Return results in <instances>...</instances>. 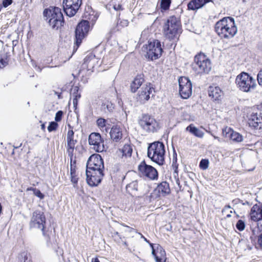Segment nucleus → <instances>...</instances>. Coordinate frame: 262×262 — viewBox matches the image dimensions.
<instances>
[{
  "instance_id": "f257e3e1",
  "label": "nucleus",
  "mask_w": 262,
  "mask_h": 262,
  "mask_svg": "<svg viewBox=\"0 0 262 262\" xmlns=\"http://www.w3.org/2000/svg\"><path fill=\"white\" fill-rule=\"evenodd\" d=\"M215 31L222 38L229 39L236 34L237 29L234 20L231 17H224L216 23Z\"/></svg>"
},
{
  "instance_id": "f03ea898",
  "label": "nucleus",
  "mask_w": 262,
  "mask_h": 262,
  "mask_svg": "<svg viewBox=\"0 0 262 262\" xmlns=\"http://www.w3.org/2000/svg\"><path fill=\"white\" fill-rule=\"evenodd\" d=\"M182 32L181 24L179 18L174 16H170L163 26L165 36L169 40L178 38Z\"/></svg>"
},
{
  "instance_id": "7ed1b4c3",
  "label": "nucleus",
  "mask_w": 262,
  "mask_h": 262,
  "mask_svg": "<svg viewBox=\"0 0 262 262\" xmlns=\"http://www.w3.org/2000/svg\"><path fill=\"white\" fill-rule=\"evenodd\" d=\"M43 16L48 20L49 25L54 29H58L64 24L63 14L59 8L50 7L45 9Z\"/></svg>"
},
{
  "instance_id": "20e7f679",
  "label": "nucleus",
  "mask_w": 262,
  "mask_h": 262,
  "mask_svg": "<svg viewBox=\"0 0 262 262\" xmlns=\"http://www.w3.org/2000/svg\"><path fill=\"white\" fill-rule=\"evenodd\" d=\"M165 149L164 144L157 141L150 144L147 149V156L151 160L159 165L164 162Z\"/></svg>"
},
{
  "instance_id": "39448f33",
  "label": "nucleus",
  "mask_w": 262,
  "mask_h": 262,
  "mask_svg": "<svg viewBox=\"0 0 262 262\" xmlns=\"http://www.w3.org/2000/svg\"><path fill=\"white\" fill-rule=\"evenodd\" d=\"M235 82L237 88L245 93L253 92L257 86L255 79L246 72H242L238 74Z\"/></svg>"
},
{
  "instance_id": "423d86ee",
  "label": "nucleus",
  "mask_w": 262,
  "mask_h": 262,
  "mask_svg": "<svg viewBox=\"0 0 262 262\" xmlns=\"http://www.w3.org/2000/svg\"><path fill=\"white\" fill-rule=\"evenodd\" d=\"M192 66L193 70L198 74L208 73L211 69L210 59L203 53L195 56Z\"/></svg>"
},
{
  "instance_id": "0eeeda50",
  "label": "nucleus",
  "mask_w": 262,
  "mask_h": 262,
  "mask_svg": "<svg viewBox=\"0 0 262 262\" xmlns=\"http://www.w3.org/2000/svg\"><path fill=\"white\" fill-rule=\"evenodd\" d=\"M140 127L146 133H154L159 128V124L155 118L148 114H142L138 117Z\"/></svg>"
},
{
  "instance_id": "6e6552de",
  "label": "nucleus",
  "mask_w": 262,
  "mask_h": 262,
  "mask_svg": "<svg viewBox=\"0 0 262 262\" xmlns=\"http://www.w3.org/2000/svg\"><path fill=\"white\" fill-rule=\"evenodd\" d=\"M143 51L145 52V56L151 60H155L159 58L162 55V49L160 42L155 40L150 42L148 45L143 47Z\"/></svg>"
},
{
  "instance_id": "1a4fd4ad",
  "label": "nucleus",
  "mask_w": 262,
  "mask_h": 262,
  "mask_svg": "<svg viewBox=\"0 0 262 262\" xmlns=\"http://www.w3.org/2000/svg\"><path fill=\"white\" fill-rule=\"evenodd\" d=\"M46 221V217L43 212L40 210H36L32 214L30 222V227L41 230L44 235Z\"/></svg>"
},
{
  "instance_id": "9d476101",
  "label": "nucleus",
  "mask_w": 262,
  "mask_h": 262,
  "mask_svg": "<svg viewBox=\"0 0 262 262\" xmlns=\"http://www.w3.org/2000/svg\"><path fill=\"white\" fill-rule=\"evenodd\" d=\"M90 30L89 21L83 20L77 25L75 30L76 45L78 48L81 44L82 40L87 35Z\"/></svg>"
},
{
  "instance_id": "9b49d317",
  "label": "nucleus",
  "mask_w": 262,
  "mask_h": 262,
  "mask_svg": "<svg viewBox=\"0 0 262 262\" xmlns=\"http://www.w3.org/2000/svg\"><path fill=\"white\" fill-rule=\"evenodd\" d=\"M179 93L183 99L188 98L192 94V84L190 80L186 77L179 79Z\"/></svg>"
},
{
  "instance_id": "f8f14e48",
  "label": "nucleus",
  "mask_w": 262,
  "mask_h": 262,
  "mask_svg": "<svg viewBox=\"0 0 262 262\" xmlns=\"http://www.w3.org/2000/svg\"><path fill=\"white\" fill-rule=\"evenodd\" d=\"M138 170L141 176L150 180H154L158 179L157 170L154 167L146 164L145 161H142L139 165Z\"/></svg>"
},
{
  "instance_id": "ddd939ff",
  "label": "nucleus",
  "mask_w": 262,
  "mask_h": 262,
  "mask_svg": "<svg viewBox=\"0 0 262 262\" xmlns=\"http://www.w3.org/2000/svg\"><path fill=\"white\" fill-rule=\"evenodd\" d=\"M147 186L142 182L134 181L126 185V188L127 192L132 195H136L139 191L140 195H144L147 193Z\"/></svg>"
},
{
  "instance_id": "4468645a",
  "label": "nucleus",
  "mask_w": 262,
  "mask_h": 262,
  "mask_svg": "<svg viewBox=\"0 0 262 262\" xmlns=\"http://www.w3.org/2000/svg\"><path fill=\"white\" fill-rule=\"evenodd\" d=\"M82 4V0H63L64 11L69 17L73 16Z\"/></svg>"
},
{
  "instance_id": "2eb2a0df",
  "label": "nucleus",
  "mask_w": 262,
  "mask_h": 262,
  "mask_svg": "<svg viewBox=\"0 0 262 262\" xmlns=\"http://www.w3.org/2000/svg\"><path fill=\"white\" fill-rule=\"evenodd\" d=\"M89 143L96 152H102L104 150L103 141L99 133H91L89 137Z\"/></svg>"
},
{
  "instance_id": "dca6fc26",
  "label": "nucleus",
  "mask_w": 262,
  "mask_h": 262,
  "mask_svg": "<svg viewBox=\"0 0 262 262\" xmlns=\"http://www.w3.org/2000/svg\"><path fill=\"white\" fill-rule=\"evenodd\" d=\"M86 168L93 169H104L103 161L100 155L94 154L90 157L87 163Z\"/></svg>"
},
{
  "instance_id": "f3484780",
  "label": "nucleus",
  "mask_w": 262,
  "mask_h": 262,
  "mask_svg": "<svg viewBox=\"0 0 262 262\" xmlns=\"http://www.w3.org/2000/svg\"><path fill=\"white\" fill-rule=\"evenodd\" d=\"M248 123L249 126L255 129L262 128V116L261 114L255 112H251L247 115Z\"/></svg>"
},
{
  "instance_id": "a211bd4d",
  "label": "nucleus",
  "mask_w": 262,
  "mask_h": 262,
  "mask_svg": "<svg viewBox=\"0 0 262 262\" xmlns=\"http://www.w3.org/2000/svg\"><path fill=\"white\" fill-rule=\"evenodd\" d=\"M152 249L151 254L154 256L156 262H166V256L164 249L160 245H154L150 243Z\"/></svg>"
},
{
  "instance_id": "6ab92c4d",
  "label": "nucleus",
  "mask_w": 262,
  "mask_h": 262,
  "mask_svg": "<svg viewBox=\"0 0 262 262\" xmlns=\"http://www.w3.org/2000/svg\"><path fill=\"white\" fill-rule=\"evenodd\" d=\"M152 88L150 83H146L143 84L140 90L139 91L138 95L137 97V100L141 103L144 104L150 98V95L152 92Z\"/></svg>"
},
{
  "instance_id": "aec40b11",
  "label": "nucleus",
  "mask_w": 262,
  "mask_h": 262,
  "mask_svg": "<svg viewBox=\"0 0 262 262\" xmlns=\"http://www.w3.org/2000/svg\"><path fill=\"white\" fill-rule=\"evenodd\" d=\"M69 129L67 133V152L70 157H73L74 150L77 140L74 139V132L72 127L70 125Z\"/></svg>"
},
{
  "instance_id": "412c9836",
  "label": "nucleus",
  "mask_w": 262,
  "mask_h": 262,
  "mask_svg": "<svg viewBox=\"0 0 262 262\" xmlns=\"http://www.w3.org/2000/svg\"><path fill=\"white\" fill-rule=\"evenodd\" d=\"M250 216L251 220L254 222L262 220V204L253 206L250 210Z\"/></svg>"
},
{
  "instance_id": "4be33fe9",
  "label": "nucleus",
  "mask_w": 262,
  "mask_h": 262,
  "mask_svg": "<svg viewBox=\"0 0 262 262\" xmlns=\"http://www.w3.org/2000/svg\"><path fill=\"white\" fill-rule=\"evenodd\" d=\"M208 95L213 101L219 102L221 100L224 93L220 87L210 86L208 89Z\"/></svg>"
},
{
  "instance_id": "5701e85b",
  "label": "nucleus",
  "mask_w": 262,
  "mask_h": 262,
  "mask_svg": "<svg viewBox=\"0 0 262 262\" xmlns=\"http://www.w3.org/2000/svg\"><path fill=\"white\" fill-rule=\"evenodd\" d=\"M211 1V0H191L188 4V9L192 10H198Z\"/></svg>"
},
{
  "instance_id": "b1692460",
  "label": "nucleus",
  "mask_w": 262,
  "mask_h": 262,
  "mask_svg": "<svg viewBox=\"0 0 262 262\" xmlns=\"http://www.w3.org/2000/svg\"><path fill=\"white\" fill-rule=\"evenodd\" d=\"M111 139L115 142H118L122 138V131L120 127L113 126L110 133Z\"/></svg>"
},
{
  "instance_id": "393cba45",
  "label": "nucleus",
  "mask_w": 262,
  "mask_h": 262,
  "mask_svg": "<svg viewBox=\"0 0 262 262\" xmlns=\"http://www.w3.org/2000/svg\"><path fill=\"white\" fill-rule=\"evenodd\" d=\"M144 81L142 75H137L130 84V90L135 93L142 85Z\"/></svg>"
},
{
  "instance_id": "a878e982",
  "label": "nucleus",
  "mask_w": 262,
  "mask_h": 262,
  "mask_svg": "<svg viewBox=\"0 0 262 262\" xmlns=\"http://www.w3.org/2000/svg\"><path fill=\"white\" fill-rule=\"evenodd\" d=\"M104 174H99L86 177L88 184L91 186H97L101 181Z\"/></svg>"
},
{
  "instance_id": "bb28decb",
  "label": "nucleus",
  "mask_w": 262,
  "mask_h": 262,
  "mask_svg": "<svg viewBox=\"0 0 262 262\" xmlns=\"http://www.w3.org/2000/svg\"><path fill=\"white\" fill-rule=\"evenodd\" d=\"M186 130L188 132H189L194 136L199 138H203L204 135V133L202 131L200 130L199 128L195 127L192 124H191L189 126H188L186 127Z\"/></svg>"
},
{
  "instance_id": "cd10ccee",
  "label": "nucleus",
  "mask_w": 262,
  "mask_h": 262,
  "mask_svg": "<svg viewBox=\"0 0 262 262\" xmlns=\"http://www.w3.org/2000/svg\"><path fill=\"white\" fill-rule=\"evenodd\" d=\"M157 188L159 192L162 195L169 194L170 192L169 184L165 181L161 183Z\"/></svg>"
},
{
  "instance_id": "c85d7f7f",
  "label": "nucleus",
  "mask_w": 262,
  "mask_h": 262,
  "mask_svg": "<svg viewBox=\"0 0 262 262\" xmlns=\"http://www.w3.org/2000/svg\"><path fill=\"white\" fill-rule=\"evenodd\" d=\"M120 151L122 154L123 156L125 157H130L132 156L133 149L132 147L130 145L125 144Z\"/></svg>"
},
{
  "instance_id": "c756f323",
  "label": "nucleus",
  "mask_w": 262,
  "mask_h": 262,
  "mask_svg": "<svg viewBox=\"0 0 262 262\" xmlns=\"http://www.w3.org/2000/svg\"><path fill=\"white\" fill-rule=\"evenodd\" d=\"M99 174H103V169H89L86 168V177H90L92 176H95V175H99Z\"/></svg>"
},
{
  "instance_id": "7c9ffc66",
  "label": "nucleus",
  "mask_w": 262,
  "mask_h": 262,
  "mask_svg": "<svg viewBox=\"0 0 262 262\" xmlns=\"http://www.w3.org/2000/svg\"><path fill=\"white\" fill-rule=\"evenodd\" d=\"M233 141L236 142H241L243 140V136L237 132L233 131V133L230 134V138Z\"/></svg>"
},
{
  "instance_id": "2f4dec72",
  "label": "nucleus",
  "mask_w": 262,
  "mask_h": 262,
  "mask_svg": "<svg viewBox=\"0 0 262 262\" xmlns=\"http://www.w3.org/2000/svg\"><path fill=\"white\" fill-rule=\"evenodd\" d=\"M19 262H31L30 258L26 252H23L18 255Z\"/></svg>"
},
{
  "instance_id": "473e14b6",
  "label": "nucleus",
  "mask_w": 262,
  "mask_h": 262,
  "mask_svg": "<svg viewBox=\"0 0 262 262\" xmlns=\"http://www.w3.org/2000/svg\"><path fill=\"white\" fill-rule=\"evenodd\" d=\"M106 122V120L105 119L102 118H100L98 119L97 120V124L101 130H103L104 129H105L106 130V132H107V130L105 127Z\"/></svg>"
},
{
  "instance_id": "72a5a7b5",
  "label": "nucleus",
  "mask_w": 262,
  "mask_h": 262,
  "mask_svg": "<svg viewBox=\"0 0 262 262\" xmlns=\"http://www.w3.org/2000/svg\"><path fill=\"white\" fill-rule=\"evenodd\" d=\"M102 107L103 109H107V110L110 112L113 111L114 108V104L111 102L107 100L103 102Z\"/></svg>"
},
{
  "instance_id": "f704fd0d",
  "label": "nucleus",
  "mask_w": 262,
  "mask_h": 262,
  "mask_svg": "<svg viewBox=\"0 0 262 262\" xmlns=\"http://www.w3.org/2000/svg\"><path fill=\"white\" fill-rule=\"evenodd\" d=\"M233 131L230 127H226L223 129V136L225 138H230V134L231 135Z\"/></svg>"
},
{
  "instance_id": "c9c22d12",
  "label": "nucleus",
  "mask_w": 262,
  "mask_h": 262,
  "mask_svg": "<svg viewBox=\"0 0 262 262\" xmlns=\"http://www.w3.org/2000/svg\"><path fill=\"white\" fill-rule=\"evenodd\" d=\"M171 4V0H162L161 8L162 10H167L169 9Z\"/></svg>"
},
{
  "instance_id": "e433bc0d",
  "label": "nucleus",
  "mask_w": 262,
  "mask_h": 262,
  "mask_svg": "<svg viewBox=\"0 0 262 262\" xmlns=\"http://www.w3.org/2000/svg\"><path fill=\"white\" fill-rule=\"evenodd\" d=\"M209 161L207 159H202L200 163V167L203 170L206 169L208 167Z\"/></svg>"
},
{
  "instance_id": "4c0bfd02",
  "label": "nucleus",
  "mask_w": 262,
  "mask_h": 262,
  "mask_svg": "<svg viewBox=\"0 0 262 262\" xmlns=\"http://www.w3.org/2000/svg\"><path fill=\"white\" fill-rule=\"evenodd\" d=\"M236 227L239 231L244 230L245 228V222L241 220H238L236 223Z\"/></svg>"
},
{
  "instance_id": "58836bf2",
  "label": "nucleus",
  "mask_w": 262,
  "mask_h": 262,
  "mask_svg": "<svg viewBox=\"0 0 262 262\" xmlns=\"http://www.w3.org/2000/svg\"><path fill=\"white\" fill-rule=\"evenodd\" d=\"M58 127V124L56 122H51L48 127V130L49 132L55 130Z\"/></svg>"
},
{
  "instance_id": "ea45409f",
  "label": "nucleus",
  "mask_w": 262,
  "mask_h": 262,
  "mask_svg": "<svg viewBox=\"0 0 262 262\" xmlns=\"http://www.w3.org/2000/svg\"><path fill=\"white\" fill-rule=\"evenodd\" d=\"M70 158V173L71 176L76 174V165L72 164L73 162V157Z\"/></svg>"
},
{
  "instance_id": "a19ab883",
  "label": "nucleus",
  "mask_w": 262,
  "mask_h": 262,
  "mask_svg": "<svg viewBox=\"0 0 262 262\" xmlns=\"http://www.w3.org/2000/svg\"><path fill=\"white\" fill-rule=\"evenodd\" d=\"M34 194L40 198V199H42L44 198L45 195L41 192V191L37 189H34Z\"/></svg>"
},
{
  "instance_id": "79ce46f5",
  "label": "nucleus",
  "mask_w": 262,
  "mask_h": 262,
  "mask_svg": "<svg viewBox=\"0 0 262 262\" xmlns=\"http://www.w3.org/2000/svg\"><path fill=\"white\" fill-rule=\"evenodd\" d=\"M63 112L61 111H59L56 113L55 120L56 121L58 122L61 120Z\"/></svg>"
},
{
  "instance_id": "37998d69",
  "label": "nucleus",
  "mask_w": 262,
  "mask_h": 262,
  "mask_svg": "<svg viewBox=\"0 0 262 262\" xmlns=\"http://www.w3.org/2000/svg\"><path fill=\"white\" fill-rule=\"evenodd\" d=\"M12 0H3L2 5L4 8H6L12 4Z\"/></svg>"
},
{
  "instance_id": "c03bdc74",
  "label": "nucleus",
  "mask_w": 262,
  "mask_h": 262,
  "mask_svg": "<svg viewBox=\"0 0 262 262\" xmlns=\"http://www.w3.org/2000/svg\"><path fill=\"white\" fill-rule=\"evenodd\" d=\"M257 79L259 84L262 85V70L260 71L258 73Z\"/></svg>"
},
{
  "instance_id": "a18cd8bd",
  "label": "nucleus",
  "mask_w": 262,
  "mask_h": 262,
  "mask_svg": "<svg viewBox=\"0 0 262 262\" xmlns=\"http://www.w3.org/2000/svg\"><path fill=\"white\" fill-rule=\"evenodd\" d=\"M79 88L78 86H74L71 90V93L72 95H75L78 94Z\"/></svg>"
},
{
  "instance_id": "49530a36",
  "label": "nucleus",
  "mask_w": 262,
  "mask_h": 262,
  "mask_svg": "<svg viewBox=\"0 0 262 262\" xmlns=\"http://www.w3.org/2000/svg\"><path fill=\"white\" fill-rule=\"evenodd\" d=\"M71 180L72 182L74 184H76L78 182V178H77L76 174L71 176Z\"/></svg>"
},
{
  "instance_id": "de8ad7c7",
  "label": "nucleus",
  "mask_w": 262,
  "mask_h": 262,
  "mask_svg": "<svg viewBox=\"0 0 262 262\" xmlns=\"http://www.w3.org/2000/svg\"><path fill=\"white\" fill-rule=\"evenodd\" d=\"M7 64V62L2 58H0V68H3Z\"/></svg>"
},
{
  "instance_id": "09e8293b",
  "label": "nucleus",
  "mask_w": 262,
  "mask_h": 262,
  "mask_svg": "<svg viewBox=\"0 0 262 262\" xmlns=\"http://www.w3.org/2000/svg\"><path fill=\"white\" fill-rule=\"evenodd\" d=\"M231 207L230 205H226L222 209V212L224 214L227 212L228 209H231Z\"/></svg>"
},
{
  "instance_id": "8fccbe9b",
  "label": "nucleus",
  "mask_w": 262,
  "mask_h": 262,
  "mask_svg": "<svg viewBox=\"0 0 262 262\" xmlns=\"http://www.w3.org/2000/svg\"><path fill=\"white\" fill-rule=\"evenodd\" d=\"M125 227H126V229L125 230V232H135L136 233L137 232L134 229H133L132 228H130L128 226H125Z\"/></svg>"
},
{
  "instance_id": "3c124183",
  "label": "nucleus",
  "mask_w": 262,
  "mask_h": 262,
  "mask_svg": "<svg viewBox=\"0 0 262 262\" xmlns=\"http://www.w3.org/2000/svg\"><path fill=\"white\" fill-rule=\"evenodd\" d=\"M258 243L261 248H262V233L258 237Z\"/></svg>"
},
{
  "instance_id": "603ef678",
  "label": "nucleus",
  "mask_w": 262,
  "mask_h": 262,
  "mask_svg": "<svg viewBox=\"0 0 262 262\" xmlns=\"http://www.w3.org/2000/svg\"><path fill=\"white\" fill-rule=\"evenodd\" d=\"M120 24L122 26L125 27V26H127L128 25V21L127 20H122L120 21Z\"/></svg>"
},
{
  "instance_id": "864d4df0",
  "label": "nucleus",
  "mask_w": 262,
  "mask_h": 262,
  "mask_svg": "<svg viewBox=\"0 0 262 262\" xmlns=\"http://www.w3.org/2000/svg\"><path fill=\"white\" fill-rule=\"evenodd\" d=\"M113 8L115 10L117 11L120 10L122 9L121 5H120V4L114 5Z\"/></svg>"
},
{
  "instance_id": "5fc2aeb1",
  "label": "nucleus",
  "mask_w": 262,
  "mask_h": 262,
  "mask_svg": "<svg viewBox=\"0 0 262 262\" xmlns=\"http://www.w3.org/2000/svg\"><path fill=\"white\" fill-rule=\"evenodd\" d=\"M113 237L115 238V241H117V237H119L120 239L121 238L119 237V233L118 232H116L114 233V235H113Z\"/></svg>"
},
{
  "instance_id": "6e6d98bb",
  "label": "nucleus",
  "mask_w": 262,
  "mask_h": 262,
  "mask_svg": "<svg viewBox=\"0 0 262 262\" xmlns=\"http://www.w3.org/2000/svg\"><path fill=\"white\" fill-rule=\"evenodd\" d=\"M78 100H77V98H73V103L74 106H76L77 104Z\"/></svg>"
},
{
  "instance_id": "4d7b16f0",
  "label": "nucleus",
  "mask_w": 262,
  "mask_h": 262,
  "mask_svg": "<svg viewBox=\"0 0 262 262\" xmlns=\"http://www.w3.org/2000/svg\"><path fill=\"white\" fill-rule=\"evenodd\" d=\"M73 97H74L73 98H77V100H78L80 98L81 95L80 94L78 93L76 94L75 95H73Z\"/></svg>"
},
{
  "instance_id": "13d9d810",
  "label": "nucleus",
  "mask_w": 262,
  "mask_h": 262,
  "mask_svg": "<svg viewBox=\"0 0 262 262\" xmlns=\"http://www.w3.org/2000/svg\"><path fill=\"white\" fill-rule=\"evenodd\" d=\"M88 19L89 20H91L92 21L93 24L94 23V21L96 20L97 17H96L95 16H93V18H91V17H89Z\"/></svg>"
},
{
  "instance_id": "bf43d9fd",
  "label": "nucleus",
  "mask_w": 262,
  "mask_h": 262,
  "mask_svg": "<svg viewBox=\"0 0 262 262\" xmlns=\"http://www.w3.org/2000/svg\"><path fill=\"white\" fill-rule=\"evenodd\" d=\"M139 234L141 235V237L144 239L145 241H146L147 243H149V241L140 233H139Z\"/></svg>"
},
{
  "instance_id": "052dcab7",
  "label": "nucleus",
  "mask_w": 262,
  "mask_h": 262,
  "mask_svg": "<svg viewBox=\"0 0 262 262\" xmlns=\"http://www.w3.org/2000/svg\"><path fill=\"white\" fill-rule=\"evenodd\" d=\"M92 262H100L98 258H93Z\"/></svg>"
},
{
  "instance_id": "680f3d73",
  "label": "nucleus",
  "mask_w": 262,
  "mask_h": 262,
  "mask_svg": "<svg viewBox=\"0 0 262 262\" xmlns=\"http://www.w3.org/2000/svg\"><path fill=\"white\" fill-rule=\"evenodd\" d=\"M233 212L232 210H230V212H229V213H228L227 214V218H229L231 216V213H232Z\"/></svg>"
},
{
  "instance_id": "e2e57ef3",
  "label": "nucleus",
  "mask_w": 262,
  "mask_h": 262,
  "mask_svg": "<svg viewBox=\"0 0 262 262\" xmlns=\"http://www.w3.org/2000/svg\"><path fill=\"white\" fill-rule=\"evenodd\" d=\"M72 164H74V165H76V160H75V158H74V159L73 158Z\"/></svg>"
},
{
  "instance_id": "0e129e2a",
  "label": "nucleus",
  "mask_w": 262,
  "mask_h": 262,
  "mask_svg": "<svg viewBox=\"0 0 262 262\" xmlns=\"http://www.w3.org/2000/svg\"><path fill=\"white\" fill-rule=\"evenodd\" d=\"M237 202H238V200H233L232 203H234V204H236L237 203Z\"/></svg>"
},
{
  "instance_id": "69168bd1",
  "label": "nucleus",
  "mask_w": 262,
  "mask_h": 262,
  "mask_svg": "<svg viewBox=\"0 0 262 262\" xmlns=\"http://www.w3.org/2000/svg\"><path fill=\"white\" fill-rule=\"evenodd\" d=\"M212 136H213V137H214V139H218L219 140V137H216L215 136H214V135H212Z\"/></svg>"
},
{
  "instance_id": "338daca9",
  "label": "nucleus",
  "mask_w": 262,
  "mask_h": 262,
  "mask_svg": "<svg viewBox=\"0 0 262 262\" xmlns=\"http://www.w3.org/2000/svg\"><path fill=\"white\" fill-rule=\"evenodd\" d=\"M233 212H234V214H236L237 217H239V215L237 214H236V212L234 210L233 211Z\"/></svg>"
},
{
  "instance_id": "774afa93",
  "label": "nucleus",
  "mask_w": 262,
  "mask_h": 262,
  "mask_svg": "<svg viewBox=\"0 0 262 262\" xmlns=\"http://www.w3.org/2000/svg\"><path fill=\"white\" fill-rule=\"evenodd\" d=\"M41 128L42 129H44L45 128V125L44 124L41 125Z\"/></svg>"
}]
</instances>
